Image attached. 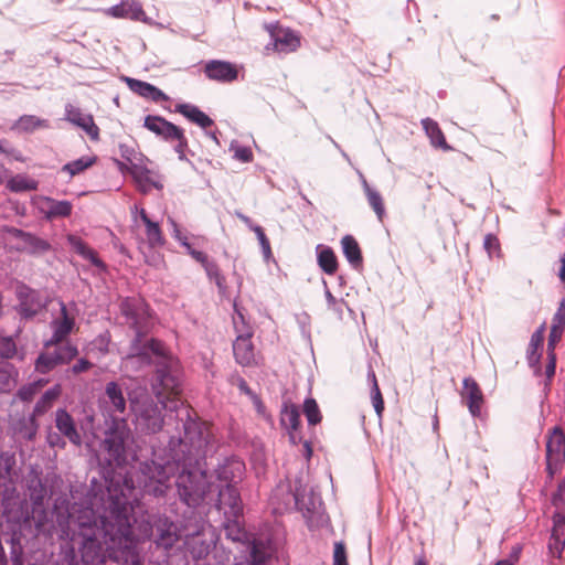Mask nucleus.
<instances>
[{
    "label": "nucleus",
    "instance_id": "nucleus-1",
    "mask_svg": "<svg viewBox=\"0 0 565 565\" xmlns=\"http://www.w3.org/2000/svg\"><path fill=\"white\" fill-rule=\"evenodd\" d=\"M178 436H171L164 456L153 451V458L141 461L137 481L145 494L163 498L171 476L179 500L193 510L207 502L214 483L207 475L206 452L211 435L204 423L193 418L190 409L173 402Z\"/></svg>",
    "mask_w": 565,
    "mask_h": 565
},
{
    "label": "nucleus",
    "instance_id": "nucleus-2",
    "mask_svg": "<svg viewBox=\"0 0 565 565\" xmlns=\"http://www.w3.org/2000/svg\"><path fill=\"white\" fill-rule=\"evenodd\" d=\"M120 315L135 331L128 359L140 365L156 366V380L167 390H175L180 383V361L168 352L164 344L157 339L143 341L151 317L150 308L140 297H126L119 303Z\"/></svg>",
    "mask_w": 565,
    "mask_h": 565
},
{
    "label": "nucleus",
    "instance_id": "nucleus-3",
    "mask_svg": "<svg viewBox=\"0 0 565 565\" xmlns=\"http://www.w3.org/2000/svg\"><path fill=\"white\" fill-rule=\"evenodd\" d=\"M134 488L132 480L124 479L122 486L110 483L107 487V500L104 511L97 514L92 508L85 507L78 510L76 515V524L78 535L82 537L79 547H105L104 545V523L109 511L114 508V502L122 503L119 507L121 514L131 519L132 505L129 498L125 493Z\"/></svg>",
    "mask_w": 565,
    "mask_h": 565
},
{
    "label": "nucleus",
    "instance_id": "nucleus-4",
    "mask_svg": "<svg viewBox=\"0 0 565 565\" xmlns=\"http://www.w3.org/2000/svg\"><path fill=\"white\" fill-rule=\"evenodd\" d=\"M114 508L105 518L104 544L107 552L114 554L125 565H143V558L138 552V540L132 531L131 519L121 514L119 507L122 503L114 502Z\"/></svg>",
    "mask_w": 565,
    "mask_h": 565
},
{
    "label": "nucleus",
    "instance_id": "nucleus-5",
    "mask_svg": "<svg viewBox=\"0 0 565 565\" xmlns=\"http://www.w3.org/2000/svg\"><path fill=\"white\" fill-rule=\"evenodd\" d=\"M154 381L157 380L154 379ZM181 382L175 390H167L156 382L153 390L157 386L161 387V391L156 392V397L146 387L141 386L128 391L130 411L134 414V423L139 431L153 435L162 429L164 425L163 411L167 408L164 399L161 398L162 392L177 394Z\"/></svg>",
    "mask_w": 565,
    "mask_h": 565
},
{
    "label": "nucleus",
    "instance_id": "nucleus-6",
    "mask_svg": "<svg viewBox=\"0 0 565 565\" xmlns=\"http://www.w3.org/2000/svg\"><path fill=\"white\" fill-rule=\"evenodd\" d=\"M205 525L203 518L194 510H190V518L181 526L167 515H158L150 526V535L158 547L169 550L181 536L200 537Z\"/></svg>",
    "mask_w": 565,
    "mask_h": 565
},
{
    "label": "nucleus",
    "instance_id": "nucleus-7",
    "mask_svg": "<svg viewBox=\"0 0 565 565\" xmlns=\"http://www.w3.org/2000/svg\"><path fill=\"white\" fill-rule=\"evenodd\" d=\"M104 435L103 448L107 454L108 463L117 467L125 466L131 435L127 420L124 417H111Z\"/></svg>",
    "mask_w": 565,
    "mask_h": 565
},
{
    "label": "nucleus",
    "instance_id": "nucleus-8",
    "mask_svg": "<svg viewBox=\"0 0 565 565\" xmlns=\"http://www.w3.org/2000/svg\"><path fill=\"white\" fill-rule=\"evenodd\" d=\"M7 521L12 531L9 540L11 565H24L22 537L26 536V532L32 533V527L35 525L34 516L28 508L20 507L8 512Z\"/></svg>",
    "mask_w": 565,
    "mask_h": 565
},
{
    "label": "nucleus",
    "instance_id": "nucleus-9",
    "mask_svg": "<svg viewBox=\"0 0 565 565\" xmlns=\"http://www.w3.org/2000/svg\"><path fill=\"white\" fill-rule=\"evenodd\" d=\"M81 558L77 559L74 544H61L58 553L60 565H106L108 556L106 547H79Z\"/></svg>",
    "mask_w": 565,
    "mask_h": 565
},
{
    "label": "nucleus",
    "instance_id": "nucleus-10",
    "mask_svg": "<svg viewBox=\"0 0 565 565\" xmlns=\"http://www.w3.org/2000/svg\"><path fill=\"white\" fill-rule=\"evenodd\" d=\"M294 498L297 509L301 511L309 527L319 526L324 522L326 514L320 493L312 488L309 491L296 489Z\"/></svg>",
    "mask_w": 565,
    "mask_h": 565
},
{
    "label": "nucleus",
    "instance_id": "nucleus-11",
    "mask_svg": "<svg viewBox=\"0 0 565 565\" xmlns=\"http://www.w3.org/2000/svg\"><path fill=\"white\" fill-rule=\"evenodd\" d=\"M264 29L269 35V42L265 45L266 51L278 53H291L300 46V39L297 33L285 28L279 22H269L264 24Z\"/></svg>",
    "mask_w": 565,
    "mask_h": 565
},
{
    "label": "nucleus",
    "instance_id": "nucleus-12",
    "mask_svg": "<svg viewBox=\"0 0 565 565\" xmlns=\"http://www.w3.org/2000/svg\"><path fill=\"white\" fill-rule=\"evenodd\" d=\"M216 493L214 507L224 518H242L243 501L236 486L228 483L213 487L212 494Z\"/></svg>",
    "mask_w": 565,
    "mask_h": 565
},
{
    "label": "nucleus",
    "instance_id": "nucleus-13",
    "mask_svg": "<svg viewBox=\"0 0 565 565\" xmlns=\"http://www.w3.org/2000/svg\"><path fill=\"white\" fill-rule=\"evenodd\" d=\"M15 297L18 305L14 310L24 320L33 319L46 306L41 292L24 282L17 285Z\"/></svg>",
    "mask_w": 565,
    "mask_h": 565
},
{
    "label": "nucleus",
    "instance_id": "nucleus-14",
    "mask_svg": "<svg viewBox=\"0 0 565 565\" xmlns=\"http://www.w3.org/2000/svg\"><path fill=\"white\" fill-rule=\"evenodd\" d=\"M565 461V434L555 426L546 441V472L553 479Z\"/></svg>",
    "mask_w": 565,
    "mask_h": 565
},
{
    "label": "nucleus",
    "instance_id": "nucleus-15",
    "mask_svg": "<svg viewBox=\"0 0 565 565\" xmlns=\"http://www.w3.org/2000/svg\"><path fill=\"white\" fill-rule=\"evenodd\" d=\"M7 233L21 241L22 244L15 247L20 253H25L31 256H40L52 248L51 244L46 239H43L31 232L11 226L7 228Z\"/></svg>",
    "mask_w": 565,
    "mask_h": 565
},
{
    "label": "nucleus",
    "instance_id": "nucleus-16",
    "mask_svg": "<svg viewBox=\"0 0 565 565\" xmlns=\"http://www.w3.org/2000/svg\"><path fill=\"white\" fill-rule=\"evenodd\" d=\"M236 339L233 342V354L235 361L242 366H250L255 362L254 344L252 342L253 331L241 330L234 319Z\"/></svg>",
    "mask_w": 565,
    "mask_h": 565
},
{
    "label": "nucleus",
    "instance_id": "nucleus-17",
    "mask_svg": "<svg viewBox=\"0 0 565 565\" xmlns=\"http://www.w3.org/2000/svg\"><path fill=\"white\" fill-rule=\"evenodd\" d=\"M244 471L245 463L236 456L224 457L214 469L218 481L234 486L242 479Z\"/></svg>",
    "mask_w": 565,
    "mask_h": 565
},
{
    "label": "nucleus",
    "instance_id": "nucleus-18",
    "mask_svg": "<svg viewBox=\"0 0 565 565\" xmlns=\"http://www.w3.org/2000/svg\"><path fill=\"white\" fill-rule=\"evenodd\" d=\"M460 396L466 402L470 415L472 417H479L481 415V406L484 402V396L473 377L467 376L463 379Z\"/></svg>",
    "mask_w": 565,
    "mask_h": 565
},
{
    "label": "nucleus",
    "instance_id": "nucleus-19",
    "mask_svg": "<svg viewBox=\"0 0 565 565\" xmlns=\"http://www.w3.org/2000/svg\"><path fill=\"white\" fill-rule=\"evenodd\" d=\"M61 394V386L58 384L50 387L44 392V394L38 399L33 407V412L29 417V422L31 424V429L28 431L26 437L28 439H33V437L36 434V422L35 417L42 416L45 414L49 409L52 408L53 403L57 399V397Z\"/></svg>",
    "mask_w": 565,
    "mask_h": 565
},
{
    "label": "nucleus",
    "instance_id": "nucleus-20",
    "mask_svg": "<svg viewBox=\"0 0 565 565\" xmlns=\"http://www.w3.org/2000/svg\"><path fill=\"white\" fill-rule=\"evenodd\" d=\"M143 127L164 141H172L180 136V127L158 115H147Z\"/></svg>",
    "mask_w": 565,
    "mask_h": 565
},
{
    "label": "nucleus",
    "instance_id": "nucleus-21",
    "mask_svg": "<svg viewBox=\"0 0 565 565\" xmlns=\"http://www.w3.org/2000/svg\"><path fill=\"white\" fill-rule=\"evenodd\" d=\"M552 522L547 547L552 556L559 558L565 548V515L556 510L552 515Z\"/></svg>",
    "mask_w": 565,
    "mask_h": 565
},
{
    "label": "nucleus",
    "instance_id": "nucleus-22",
    "mask_svg": "<svg viewBox=\"0 0 565 565\" xmlns=\"http://www.w3.org/2000/svg\"><path fill=\"white\" fill-rule=\"evenodd\" d=\"M65 119L83 129L92 139H98L99 128L92 115L84 113L72 104H67L65 106Z\"/></svg>",
    "mask_w": 565,
    "mask_h": 565
},
{
    "label": "nucleus",
    "instance_id": "nucleus-23",
    "mask_svg": "<svg viewBox=\"0 0 565 565\" xmlns=\"http://www.w3.org/2000/svg\"><path fill=\"white\" fill-rule=\"evenodd\" d=\"M61 316L62 318L60 320H53L51 322L53 333L49 340L44 341V348L57 345L72 332L75 321L68 316L64 302H61Z\"/></svg>",
    "mask_w": 565,
    "mask_h": 565
},
{
    "label": "nucleus",
    "instance_id": "nucleus-24",
    "mask_svg": "<svg viewBox=\"0 0 565 565\" xmlns=\"http://www.w3.org/2000/svg\"><path fill=\"white\" fill-rule=\"evenodd\" d=\"M121 79L127 84L131 92L139 95L140 97L154 103L170 99L163 90L148 82L136 79L129 76H122Z\"/></svg>",
    "mask_w": 565,
    "mask_h": 565
},
{
    "label": "nucleus",
    "instance_id": "nucleus-25",
    "mask_svg": "<svg viewBox=\"0 0 565 565\" xmlns=\"http://www.w3.org/2000/svg\"><path fill=\"white\" fill-rule=\"evenodd\" d=\"M204 72L207 78L223 83L233 82L238 75L235 65L220 60L209 61L205 64Z\"/></svg>",
    "mask_w": 565,
    "mask_h": 565
},
{
    "label": "nucleus",
    "instance_id": "nucleus-26",
    "mask_svg": "<svg viewBox=\"0 0 565 565\" xmlns=\"http://www.w3.org/2000/svg\"><path fill=\"white\" fill-rule=\"evenodd\" d=\"M55 427L65 438L75 446L82 445V436L77 430L75 422L65 408L55 412Z\"/></svg>",
    "mask_w": 565,
    "mask_h": 565
},
{
    "label": "nucleus",
    "instance_id": "nucleus-27",
    "mask_svg": "<svg viewBox=\"0 0 565 565\" xmlns=\"http://www.w3.org/2000/svg\"><path fill=\"white\" fill-rule=\"evenodd\" d=\"M544 330L545 327L542 324L537 330L533 332L526 351L527 364L533 370L535 375H539L541 372L542 352L540 350L542 349L544 341Z\"/></svg>",
    "mask_w": 565,
    "mask_h": 565
},
{
    "label": "nucleus",
    "instance_id": "nucleus-28",
    "mask_svg": "<svg viewBox=\"0 0 565 565\" xmlns=\"http://www.w3.org/2000/svg\"><path fill=\"white\" fill-rule=\"evenodd\" d=\"M42 202L44 205L40 207V211L44 214L46 220L67 217L71 215L73 210L72 203L67 200L58 201L49 196H44Z\"/></svg>",
    "mask_w": 565,
    "mask_h": 565
},
{
    "label": "nucleus",
    "instance_id": "nucleus-29",
    "mask_svg": "<svg viewBox=\"0 0 565 565\" xmlns=\"http://www.w3.org/2000/svg\"><path fill=\"white\" fill-rule=\"evenodd\" d=\"M67 243L71 248L82 258L90 262L92 265L105 271L106 264L98 257L97 253L90 248L82 238L75 235H68Z\"/></svg>",
    "mask_w": 565,
    "mask_h": 565
},
{
    "label": "nucleus",
    "instance_id": "nucleus-30",
    "mask_svg": "<svg viewBox=\"0 0 565 565\" xmlns=\"http://www.w3.org/2000/svg\"><path fill=\"white\" fill-rule=\"evenodd\" d=\"M358 174L369 205L374 211L377 220L382 222L386 214V211L381 193L369 184L364 174L361 171H358Z\"/></svg>",
    "mask_w": 565,
    "mask_h": 565
},
{
    "label": "nucleus",
    "instance_id": "nucleus-31",
    "mask_svg": "<svg viewBox=\"0 0 565 565\" xmlns=\"http://www.w3.org/2000/svg\"><path fill=\"white\" fill-rule=\"evenodd\" d=\"M174 111L181 114L191 122L198 125L203 129L213 125V120L204 111H202L198 106L193 104H178L174 108Z\"/></svg>",
    "mask_w": 565,
    "mask_h": 565
},
{
    "label": "nucleus",
    "instance_id": "nucleus-32",
    "mask_svg": "<svg viewBox=\"0 0 565 565\" xmlns=\"http://www.w3.org/2000/svg\"><path fill=\"white\" fill-rule=\"evenodd\" d=\"M241 518H224L223 527L227 540L246 545L252 535L241 524Z\"/></svg>",
    "mask_w": 565,
    "mask_h": 565
},
{
    "label": "nucleus",
    "instance_id": "nucleus-33",
    "mask_svg": "<svg viewBox=\"0 0 565 565\" xmlns=\"http://www.w3.org/2000/svg\"><path fill=\"white\" fill-rule=\"evenodd\" d=\"M246 546L248 548L247 561L249 565H267L270 558V550L266 542L252 537Z\"/></svg>",
    "mask_w": 565,
    "mask_h": 565
},
{
    "label": "nucleus",
    "instance_id": "nucleus-34",
    "mask_svg": "<svg viewBox=\"0 0 565 565\" xmlns=\"http://www.w3.org/2000/svg\"><path fill=\"white\" fill-rule=\"evenodd\" d=\"M341 246L344 257L352 268L359 269L363 265L362 252L358 241L352 235H344L341 238Z\"/></svg>",
    "mask_w": 565,
    "mask_h": 565
},
{
    "label": "nucleus",
    "instance_id": "nucleus-35",
    "mask_svg": "<svg viewBox=\"0 0 565 565\" xmlns=\"http://www.w3.org/2000/svg\"><path fill=\"white\" fill-rule=\"evenodd\" d=\"M105 395L115 412L121 415L126 413L128 398L126 399L122 387L116 381H109L106 383Z\"/></svg>",
    "mask_w": 565,
    "mask_h": 565
},
{
    "label": "nucleus",
    "instance_id": "nucleus-36",
    "mask_svg": "<svg viewBox=\"0 0 565 565\" xmlns=\"http://www.w3.org/2000/svg\"><path fill=\"white\" fill-rule=\"evenodd\" d=\"M319 267L327 275H333L338 269V259L330 246L318 244L316 247Z\"/></svg>",
    "mask_w": 565,
    "mask_h": 565
},
{
    "label": "nucleus",
    "instance_id": "nucleus-37",
    "mask_svg": "<svg viewBox=\"0 0 565 565\" xmlns=\"http://www.w3.org/2000/svg\"><path fill=\"white\" fill-rule=\"evenodd\" d=\"M423 128L428 136L430 143L435 148H440L444 151H449L452 148L447 143L444 132L439 125L431 118H425L422 120Z\"/></svg>",
    "mask_w": 565,
    "mask_h": 565
},
{
    "label": "nucleus",
    "instance_id": "nucleus-38",
    "mask_svg": "<svg viewBox=\"0 0 565 565\" xmlns=\"http://www.w3.org/2000/svg\"><path fill=\"white\" fill-rule=\"evenodd\" d=\"M58 365H63V363L55 349L53 352H41L35 360L34 369L40 374H49Z\"/></svg>",
    "mask_w": 565,
    "mask_h": 565
},
{
    "label": "nucleus",
    "instance_id": "nucleus-39",
    "mask_svg": "<svg viewBox=\"0 0 565 565\" xmlns=\"http://www.w3.org/2000/svg\"><path fill=\"white\" fill-rule=\"evenodd\" d=\"M280 424L287 430H297L300 425V412L296 404L284 402L280 412Z\"/></svg>",
    "mask_w": 565,
    "mask_h": 565
},
{
    "label": "nucleus",
    "instance_id": "nucleus-40",
    "mask_svg": "<svg viewBox=\"0 0 565 565\" xmlns=\"http://www.w3.org/2000/svg\"><path fill=\"white\" fill-rule=\"evenodd\" d=\"M140 218L146 226V235L151 246H161L164 243V238L159 226V223L153 222L149 218L145 209H140Z\"/></svg>",
    "mask_w": 565,
    "mask_h": 565
},
{
    "label": "nucleus",
    "instance_id": "nucleus-41",
    "mask_svg": "<svg viewBox=\"0 0 565 565\" xmlns=\"http://www.w3.org/2000/svg\"><path fill=\"white\" fill-rule=\"evenodd\" d=\"M145 157L129 164V173L138 183H148L156 189H162V184L150 180V170L145 164Z\"/></svg>",
    "mask_w": 565,
    "mask_h": 565
},
{
    "label": "nucleus",
    "instance_id": "nucleus-42",
    "mask_svg": "<svg viewBox=\"0 0 565 565\" xmlns=\"http://www.w3.org/2000/svg\"><path fill=\"white\" fill-rule=\"evenodd\" d=\"M41 127L47 128V120L33 115H23L17 120L12 128L20 132H32Z\"/></svg>",
    "mask_w": 565,
    "mask_h": 565
},
{
    "label": "nucleus",
    "instance_id": "nucleus-43",
    "mask_svg": "<svg viewBox=\"0 0 565 565\" xmlns=\"http://www.w3.org/2000/svg\"><path fill=\"white\" fill-rule=\"evenodd\" d=\"M18 370L9 362L0 363V392H9L15 384Z\"/></svg>",
    "mask_w": 565,
    "mask_h": 565
},
{
    "label": "nucleus",
    "instance_id": "nucleus-44",
    "mask_svg": "<svg viewBox=\"0 0 565 565\" xmlns=\"http://www.w3.org/2000/svg\"><path fill=\"white\" fill-rule=\"evenodd\" d=\"M38 181L25 175L18 174L8 181L10 191L20 193L25 191H34L38 189Z\"/></svg>",
    "mask_w": 565,
    "mask_h": 565
},
{
    "label": "nucleus",
    "instance_id": "nucleus-45",
    "mask_svg": "<svg viewBox=\"0 0 565 565\" xmlns=\"http://www.w3.org/2000/svg\"><path fill=\"white\" fill-rule=\"evenodd\" d=\"M95 161L96 157H81L76 160L65 163L62 168V171H65L71 177H74L92 167L95 163Z\"/></svg>",
    "mask_w": 565,
    "mask_h": 565
},
{
    "label": "nucleus",
    "instance_id": "nucleus-46",
    "mask_svg": "<svg viewBox=\"0 0 565 565\" xmlns=\"http://www.w3.org/2000/svg\"><path fill=\"white\" fill-rule=\"evenodd\" d=\"M302 412L307 418L308 425H310V426H315V425L319 424L322 419V415H321L320 408L318 406V403L312 397H307L303 401Z\"/></svg>",
    "mask_w": 565,
    "mask_h": 565
},
{
    "label": "nucleus",
    "instance_id": "nucleus-47",
    "mask_svg": "<svg viewBox=\"0 0 565 565\" xmlns=\"http://www.w3.org/2000/svg\"><path fill=\"white\" fill-rule=\"evenodd\" d=\"M206 276L210 280H214L220 292H225L226 290V282L224 276L221 274L220 268L217 264L213 260H210L209 258L205 260V263L202 264Z\"/></svg>",
    "mask_w": 565,
    "mask_h": 565
},
{
    "label": "nucleus",
    "instance_id": "nucleus-48",
    "mask_svg": "<svg viewBox=\"0 0 565 565\" xmlns=\"http://www.w3.org/2000/svg\"><path fill=\"white\" fill-rule=\"evenodd\" d=\"M213 558L216 565H242L241 562L236 561L230 548H226L223 544H214Z\"/></svg>",
    "mask_w": 565,
    "mask_h": 565
},
{
    "label": "nucleus",
    "instance_id": "nucleus-49",
    "mask_svg": "<svg viewBox=\"0 0 565 565\" xmlns=\"http://www.w3.org/2000/svg\"><path fill=\"white\" fill-rule=\"evenodd\" d=\"M18 353L17 343L12 335H0V358L11 360Z\"/></svg>",
    "mask_w": 565,
    "mask_h": 565
},
{
    "label": "nucleus",
    "instance_id": "nucleus-50",
    "mask_svg": "<svg viewBox=\"0 0 565 565\" xmlns=\"http://www.w3.org/2000/svg\"><path fill=\"white\" fill-rule=\"evenodd\" d=\"M15 466V456L10 451L0 452V478L10 479L13 467Z\"/></svg>",
    "mask_w": 565,
    "mask_h": 565
},
{
    "label": "nucleus",
    "instance_id": "nucleus-51",
    "mask_svg": "<svg viewBox=\"0 0 565 565\" xmlns=\"http://www.w3.org/2000/svg\"><path fill=\"white\" fill-rule=\"evenodd\" d=\"M230 151H233V158L241 162L247 163L253 161L252 149L247 146L239 145L236 140L231 142Z\"/></svg>",
    "mask_w": 565,
    "mask_h": 565
},
{
    "label": "nucleus",
    "instance_id": "nucleus-52",
    "mask_svg": "<svg viewBox=\"0 0 565 565\" xmlns=\"http://www.w3.org/2000/svg\"><path fill=\"white\" fill-rule=\"evenodd\" d=\"M42 385V381L29 383L25 385H22L15 393V397L19 398L21 402H30L33 399L35 394L39 391V387Z\"/></svg>",
    "mask_w": 565,
    "mask_h": 565
},
{
    "label": "nucleus",
    "instance_id": "nucleus-53",
    "mask_svg": "<svg viewBox=\"0 0 565 565\" xmlns=\"http://www.w3.org/2000/svg\"><path fill=\"white\" fill-rule=\"evenodd\" d=\"M119 153L129 164L145 157L141 152L137 151L134 146L127 143H119Z\"/></svg>",
    "mask_w": 565,
    "mask_h": 565
},
{
    "label": "nucleus",
    "instance_id": "nucleus-54",
    "mask_svg": "<svg viewBox=\"0 0 565 565\" xmlns=\"http://www.w3.org/2000/svg\"><path fill=\"white\" fill-rule=\"evenodd\" d=\"M126 18L134 21L148 22L147 15L142 9V6L138 1L128 2V10Z\"/></svg>",
    "mask_w": 565,
    "mask_h": 565
},
{
    "label": "nucleus",
    "instance_id": "nucleus-55",
    "mask_svg": "<svg viewBox=\"0 0 565 565\" xmlns=\"http://www.w3.org/2000/svg\"><path fill=\"white\" fill-rule=\"evenodd\" d=\"M56 351L61 355V361L63 364L70 363L78 355V349L70 343L57 347Z\"/></svg>",
    "mask_w": 565,
    "mask_h": 565
},
{
    "label": "nucleus",
    "instance_id": "nucleus-56",
    "mask_svg": "<svg viewBox=\"0 0 565 565\" xmlns=\"http://www.w3.org/2000/svg\"><path fill=\"white\" fill-rule=\"evenodd\" d=\"M564 327L552 326L547 341V354H555V345L561 340Z\"/></svg>",
    "mask_w": 565,
    "mask_h": 565
},
{
    "label": "nucleus",
    "instance_id": "nucleus-57",
    "mask_svg": "<svg viewBox=\"0 0 565 565\" xmlns=\"http://www.w3.org/2000/svg\"><path fill=\"white\" fill-rule=\"evenodd\" d=\"M371 395H372V403L375 409V413L377 416L381 417L383 411H384V401L380 391V387L377 385V381L374 380V385L371 388Z\"/></svg>",
    "mask_w": 565,
    "mask_h": 565
},
{
    "label": "nucleus",
    "instance_id": "nucleus-58",
    "mask_svg": "<svg viewBox=\"0 0 565 565\" xmlns=\"http://www.w3.org/2000/svg\"><path fill=\"white\" fill-rule=\"evenodd\" d=\"M253 232L256 234L259 245L262 247L263 254L265 258H269L271 256L270 243L267 238L262 226L253 228Z\"/></svg>",
    "mask_w": 565,
    "mask_h": 565
},
{
    "label": "nucleus",
    "instance_id": "nucleus-59",
    "mask_svg": "<svg viewBox=\"0 0 565 565\" xmlns=\"http://www.w3.org/2000/svg\"><path fill=\"white\" fill-rule=\"evenodd\" d=\"M333 565H348L345 545L341 541L334 543Z\"/></svg>",
    "mask_w": 565,
    "mask_h": 565
},
{
    "label": "nucleus",
    "instance_id": "nucleus-60",
    "mask_svg": "<svg viewBox=\"0 0 565 565\" xmlns=\"http://www.w3.org/2000/svg\"><path fill=\"white\" fill-rule=\"evenodd\" d=\"M31 490V500L34 504H42L45 497V487L43 486L41 479L36 480L35 484L30 487Z\"/></svg>",
    "mask_w": 565,
    "mask_h": 565
},
{
    "label": "nucleus",
    "instance_id": "nucleus-61",
    "mask_svg": "<svg viewBox=\"0 0 565 565\" xmlns=\"http://www.w3.org/2000/svg\"><path fill=\"white\" fill-rule=\"evenodd\" d=\"M173 140L178 141L177 146L174 147V151L178 153L179 160H188L185 157V150L188 149V139L182 128L180 129V136L173 137Z\"/></svg>",
    "mask_w": 565,
    "mask_h": 565
},
{
    "label": "nucleus",
    "instance_id": "nucleus-62",
    "mask_svg": "<svg viewBox=\"0 0 565 565\" xmlns=\"http://www.w3.org/2000/svg\"><path fill=\"white\" fill-rule=\"evenodd\" d=\"M483 248L488 253L489 257H492L494 252H500V243L494 234H487L483 239Z\"/></svg>",
    "mask_w": 565,
    "mask_h": 565
},
{
    "label": "nucleus",
    "instance_id": "nucleus-63",
    "mask_svg": "<svg viewBox=\"0 0 565 565\" xmlns=\"http://www.w3.org/2000/svg\"><path fill=\"white\" fill-rule=\"evenodd\" d=\"M552 504L558 510L565 507V480H562L552 495Z\"/></svg>",
    "mask_w": 565,
    "mask_h": 565
},
{
    "label": "nucleus",
    "instance_id": "nucleus-64",
    "mask_svg": "<svg viewBox=\"0 0 565 565\" xmlns=\"http://www.w3.org/2000/svg\"><path fill=\"white\" fill-rule=\"evenodd\" d=\"M552 326L565 328V299H562L557 311L554 313Z\"/></svg>",
    "mask_w": 565,
    "mask_h": 565
}]
</instances>
